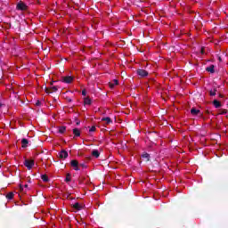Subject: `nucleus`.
Listing matches in <instances>:
<instances>
[{"mask_svg":"<svg viewBox=\"0 0 228 228\" xmlns=\"http://www.w3.org/2000/svg\"><path fill=\"white\" fill-rule=\"evenodd\" d=\"M16 10H20V12H26V10H28V5L22 2H20L16 5Z\"/></svg>","mask_w":228,"mask_h":228,"instance_id":"f257e3e1","label":"nucleus"},{"mask_svg":"<svg viewBox=\"0 0 228 228\" xmlns=\"http://www.w3.org/2000/svg\"><path fill=\"white\" fill-rule=\"evenodd\" d=\"M24 165L26 167H28V170H31V168H33V167H35V160L25 159Z\"/></svg>","mask_w":228,"mask_h":228,"instance_id":"f03ea898","label":"nucleus"},{"mask_svg":"<svg viewBox=\"0 0 228 228\" xmlns=\"http://www.w3.org/2000/svg\"><path fill=\"white\" fill-rule=\"evenodd\" d=\"M136 73L138 76H140V77H147V76H149V72H147V70L142 69H137Z\"/></svg>","mask_w":228,"mask_h":228,"instance_id":"7ed1b4c3","label":"nucleus"},{"mask_svg":"<svg viewBox=\"0 0 228 228\" xmlns=\"http://www.w3.org/2000/svg\"><path fill=\"white\" fill-rule=\"evenodd\" d=\"M70 165L72 168L76 170V172L79 171V162H77V160H75V159L71 160Z\"/></svg>","mask_w":228,"mask_h":228,"instance_id":"20e7f679","label":"nucleus"},{"mask_svg":"<svg viewBox=\"0 0 228 228\" xmlns=\"http://www.w3.org/2000/svg\"><path fill=\"white\" fill-rule=\"evenodd\" d=\"M59 156L61 159H67V158H69V152L65 150H61Z\"/></svg>","mask_w":228,"mask_h":228,"instance_id":"39448f33","label":"nucleus"},{"mask_svg":"<svg viewBox=\"0 0 228 228\" xmlns=\"http://www.w3.org/2000/svg\"><path fill=\"white\" fill-rule=\"evenodd\" d=\"M28 145H31V143H29V140H28L26 138L21 139L22 149H26Z\"/></svg>","mask_w":228,"mask_h":228,"instance_id":"423d86ee","label":"nucleus"},{"mask_svg":"<svg viewBox=\"0 0 228 228\" xmlns=\"http://www.w3.org/2000/svg\"><path fill=\"white\" fill-rule=\"evenodd\" d=\"M73 79L74 78L72 77H64L62 78V83H66V84L69 85V83H72Z\"/></svg>","mask_w":228,"mask_h":228,"instance_id":"0eeeda50","label":"nucleus"},{"mask_svg":"<svg viewBox=\"0 0 228 228\" xmlns=\"http://www.w3.org/2000/svg\"><path fill=\"white\" fill-rule=\"evenodd\" d=\"M206 71L209 72L210 74H215V65H210L206 68Z\"/></svg>","mask_w":228,"mask_h":228,"instance_id":"6e6552de","label":"nucleus"},{"mask_svg":"<svg viewBox=\"0 0 228 228\" xmlns=\"http://www.w3.org/2000/svg\"><path fill=\"white\" fill-rule=\"evenodd\" d=\"M141 158H142L143 159H146L147 161H151V154L145 151L141 155Z\"/></svg>","mask_w":228,"mask_h":228,"instance_id":"1a4fd4ad","label":"nucleus"},{"mask_svg":"<svg viewBox=\"0 0 228 228\" xmlns=\"http://www.w3.org/2000/svg\"><path fill=\"white\" fill-rule=\"evenodd\" d=\"M200 110H197L195 108L191 109V114L194 117H197V115H200Z\"/></svg>","mask_w":228,"mask_h":228,"instance_id":"9d476101","label":"nucleus"},{"mask_svg":"<svg viewBox=\"0 0 228 228\" xmlns=\"http://www.w3.org/2000/svg\"><path fill=\"white\" fill-rule=\"evenodd\" d=\"M73 209H77V211H81V209H83V206H81V204H79L78 202H76L75 204H73Z\"/></svg>","mask_w":228,"mask_h":228,"instance_id":"9b49d317","label":"nucleus"},{"mask_svg":"<svg viewBox=\"0 0 228 228\" xmlns=\"http://www.w3.org/2000/svg\"><path fill=\"white\" fill-rule=\"evenodd\" d=\"M65 131H67V126H59L58 133H60V134H63Z\"/></svg>","mask_w":228,"mask_h":228,"instance_id":"f8f14e48","label":"nucleus"},{"mask_svg":"<svg viewBox=\"0 0 228 228\" xmlns=\"http://www.w3.org/2000/svg\"><path fill=\"white\" fill-rule=\"evenodd\" d=\"M73 134L77 137H79V136H81V131H79L78 128H74Z\"/></svg>","mask_w":228,"mask_h":228,"instance_id":"ddd939ff","label":"nucleus"},{"mask_svg":"<svg viewBox=\"0 0 228 228\" xmlns=\"http://www.w3.org/2000/svg\"><path fill=\"white\" fill-rule=\"evenodd\" d=\"M213 106H215L216 108H222V103H220L218 100H214Z\"/></svg>","mask_w":228,"mask_h":228,"instance_id":"4468645a","label":"nucleus"},{"mask_svg":"<svg viewBox=\"0 0 228 228\" xmlns=\"http://www.w3.org/2000/svg\"><path fill=\"white\" fill-rule=\"evenodd\" d=\"M92 156H94V158H99V156H101V152H99L97 150H93Z\"/></svg>","mask_w":228,"mask_h":228,"instance_id":"2eb2a0df","label":"nucleus"},{"mask_svg":"<svg viewBox=\"0 0 228 228\" xmlns=\"http://www.w3.org/2000/svg\"><path fill=\"white\" fill-rule=\"evenodd\" d=\"M84 103L87 104L88 106H90L92 104V99H90L89 97H86L84 99Z\"/></svg>","mask_w":228,"mask_h":228,"instance_id":"dca6fc26","label":"nucleus"},{"mask_svg":"<svg viewBox=\"0 0 228 228\" xmlns=\"http://www.w3.org/2000/svg\"><path fill=\"white\" fill-rule=\"evenodd\" d=\"M102 120L107 122V124H111V122H113L110 117L102 118Z\"/></svg>","mask_w":228,"mask_h":228,"instance_id":"f3484780","label":"nucleus"},{"mask_svg":"<svg viewBox=\"0 0 228 228\" xmlns=\"http://www.w3.org/2000/svg\"><path fill=\"white\" fill-rule=\"evenodd\" d=\"M41 179L44 183H49V177L46 175H41Z\"/></svg>","mask_w":228,"mask_h":228,"instance_id":"a211bd4d","label":"nucleus"},{"mask_svg":"<svg viewBox=\"0 0 228 228\" xmlns=\"http://www.w3.org/2000/svg\"><path fill=\"white\" fill-rule=\"evenodd\" d=\"M116 85H118V79H114L113 83L110 84V88H113L114 86H116Z\"/></svg>","mask_w":228,"mask_h":228,"instance_id":"6ab92c4d","label":"nucleus"},{"mask_svg":"<svg viewBox=\"0 0 228 228\" xmlns=\"http://www.w3.org/2000/svg\"><path fill=\"white\" fill-rule=\"evenodd\" d=\"M6 199H8V200H12L13 199V192H9L6 195Z\"/></svg>","mask_w":228,"mask_h":228,"instance_id":"aec40b11","label":"nucleus"},{"mask_svg":"<svg viewBox=\"0 0 228 228\" xmlns=\"http://www.w3.org/2000/svg\"><path fill=\"white\" fill-rule=\"evenodd\" d=\"M66 183H70V174H68L66 178H65Z\"/></svg>","mask_w":228,"mask_h":228,"instance_id":"412c9836","label":"nucleus"},{"mask_svg":"<svg viewBox=\"0 0 228 228\" xmlns=\"http://www.w3.org/2000/svg\"><path fill=\"white\" fill-rule=\"evenodd\" d=\"M209 94H210L212 97H215V95H216V93H215L213 90H210Z\"/></svg>","mask_w":228,"mask_h":228,"instance_id":"4be33fe9","label":"nucleus"},{"mask_svg":"<svg viewBox=\"0 0 228 228\" xmlns=\"http://www.w3.org/2000/svg\"><path fill=\"white\" fill-rule=\"evenodd\" d=\"M36 106H42V102H40V100H37L36 102Z\"/></svg>","mask_w":228,"mask_h":228,"instance_id":"5701e85b","label":"nucleus"},{"mask_svg":"<svg viewBox=\"0 0 228 228\" xmlns=\"http://www.w3.org/2000/svg\"><path fill=\"white\" fill-rule=\"evenodd\" d=\"M95 132V126H92L90 129H89V133H94Z\"/></svg>","mask_w":228,"mask_h":228,"instance_id":"b1692460","label":"nucleus"},{"mask_svg":"<svg viewBox=\"0 0 228 228\" xmlns=\"http://www.w3.org/2000/svg\"><path fill=\"white\" fill-rule=\"evenodd\" d=\"M51 90H52V92H57V91H58V87L53 86V87L51 88Z\"/></svg>","mask_w":228,"mask_h":228,"instance_id":"393cba45","label":"nucleus"},{"mask_svg":"<svg viewBox=\"0 0 228 228\" xmlns=\"http://www.w3.org/2000/svg\"><path fill=\"white\" fill-rule=\"evenodd\" d=\"M221 115H227V110H223Z\"/></svg>","mask_w":228,"mask_h":228,"instance_id":"a878e982","label":"nucleus"},{"mask_svg":"<svg viewBox=\"0 0 228 228\" xmlns=\"http://www.w3.org/2000/svg\"><path fill=\"white\" fill-rule=\"evenodd\" d=\"M82 95H83L84 97L86 96V90L84 89V90L82 91Z\"/></svg>","mask_w":228,"mask_h":228,"instance_id":"bb28decb","label":"nucleus"},{"mask_svg":"<svg viewBox=\"0 0 228 228\" xmlns=\"http://www.w3.org/2000/svg\"><path fill=\"white\" fill-rule=\"evenodd\" d=\"M80 167H82L83 168H86V164L82 163V164H80Z\"/></svg>","mask_w":228,"mask_h":228,"instance_id":"cd10ccee","label":"nucleus"},{"mask_svg":"<svg viewBox=\"0 0 228 228\" xmlns=\"http://www.w3.org/2000/svg\"><path fill=\"white\" fill-rule=\"evenodd\" d=\"M45 92H46V94H51V91H49V89L47 87L45 88Z\"/></svg>","mask_w":228,"mask_h":228,"instance_id":"c85d7f7f","label":"nucleus"},{"mask_svg":"<svg viewBox=\"0 0 228 228\" xmlns=\"http://www.w3.org/2000/svg\"><path fill=\"white\" fill-rule=\"evenodd\" d=\"M20 190L22 191L24 190V187L22 185H20Z\"/></svg>","mask_w":228,"mask_h":228,"instance_id":"c756f323","label":"nucleus"},{"mask_svg":"<svg viewBox=\"0 0 228 228\" xmlns=\"http://www.w3.org/2000/svg\"><path fill=\"white\" fill-rule=\"evenodd\" d=\"M212 91H214V92H215V94H216V93L218 92V89L214 88V90H212Z\"/></svg>","mask_w":228,"mask_h":228,"instance_id":"7c9ffc66","label":"nucleus"},{"mask_svg":"<svg viewBox=\"0 0 228 228\" xmlns=\"http://www.w3.org/2000/svg\"><path fill=\"white\" fill-rule=\"evenodd\" d=\"M219 97H221V98H222V97H224V95H222L221 94H219Z\"/></svg>","mask_w":228,"mask_h":228,"instance_id":"2f4dec72","label":"nucleus"},{"mask_svg":"<svg viewBox=\"0 0 228 228\" xmlns=\"http://www.w3.org/2000/svg\"><path fill=\"white\" fill-rule=\"evenodd\" d=\"M24 188H28V184H25V185H24Z\"/></svg>","mask_w":228,"mask_h":228,"instance_id":"473e14b6","label":"nucleus"},{"mask_svg":"<svg viewBox=\"0 0 228 228\" xmlns=\"http://www.w3.org/2000/svg\"><path fill=\"white\" fill-rule=\"evenodd\" d=\"M77 126H79V122H77Z\"/></svg>","mask_w":228,"mask_h":228,"instance_id":"72a5a7b5","label":"nucleus"},{"mask_svg":"<svg viewBox=\"0 0 228 228\" xmlns=\"http://www.w3.org/2000/svg\"><path fill=\"white\" fill-rule=\"evenodd\" d=\"M219 61H222V58L219 57Z\"/></svg>","mask_w":228,"mask_h":228,"instance_id":"f704fd0d","label":"nucleus"}]
</instances>
